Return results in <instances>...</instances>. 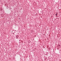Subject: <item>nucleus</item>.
Returning a JSON list of instances; mask_svg holds the SVG:
<instances>
[{
  "instance_id": "1",
  "label": "nucleus",
  "mask_w": 61,
  "mask_h": 61,
  "mask_svg": "<svg viewBox=\"0 0 61 61\" xmlns=\"http://www.w3.org/2000/svg\"><path fill=\"white\" fill-rule=\"evenodd\" d=\"M57 13L56 12V16H57Z\"/></svg>"
}]
</instances>
